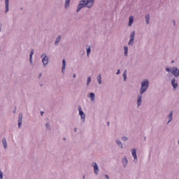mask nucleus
Returning a JSON list of instances; mask_svg holds the SVG:
<instances>
[{
  "label": "nucleus",
  "instance_id": "nucleus-8",
  "mask_svg": "<svg viewBox=\"0 0 179 179\" xmlns=\"http://www.w3.org/2000/svg\"><path fill=\"white\" fill-rule=\"evenodd\" d=\"M22 121H23V114L20 113L19 115V117H18V127H19V128H20V127H22Z\"/></svg>",
  "mask_w": 179,
  "mask_h": 179
},
{
  "label": "nucleus",
  "instance_id": "nucleus-21",
  "mask_svg": "<svg viewBox=\"0 0 179 179\" xmlns=\"http://www.w3.org/2000/svg\"><path fill=\"white\" fill-rule=\"evenodd\" d=\"M150 19V15L147 14L145 15V22H146L147 24H149Z\"/></svg>",
  "mask_w": 179,
  "mask_h": 179
},
{
  "label": "nucleus",
  "instance_id": "nucleus-35",
  "mask_svg": "<svg viewBox=\"0 0 179 179\" xmlns=\"http://www.w3.org/2000/svg\"><path fill=\"white\" fill-rule=\"evenodd\" d=\"M73 78H76V74H73Z\"/></svg>",
  "mask_w": 179,
  "mask_h": 179
},
{
  "label": "nucleus",
  "instance_id": "nucleus-26",
  "mask_svg": "<svg viewBox=\"0 0 179 179\" xmlns=\"http://www.w3.org/2000/svg\"><path fill=\"white\" fill-rule=\"evenodd\" d=\"M124 55H128V46L124 47Z\"/></svg>",
  "mask_w": 179,
  "mask_h": 179
},
{
  "label": "nucleus",
  "instance_id": "nucleus-24",
  "mask_svg": "<svg viewBox=\"0 0 179 179\" xmlns=\"http://www.w3.org/2000/svg\"><path fill=\"white\" fill-rule=\"evenodd\" d=\"M87 57H89V54H90V52H91V48H90V46H87Z\"/></svg>",
  "mask_w": 179,
  "mask_h": 179
},
{
  "label": "nucleus",
  "instance_id": "nucleus-29",
  "mask_svg": "<svg viewBox=\"0 0 179 179\" xmlns=\"http://www.w3.org/2000/svg\"><path fill=\"white\" fill-rule=\"evenodd\" d=\"M0 179H3V173L0 170Z\"/></svg>",
  "mask_w": 179,
  "mask_h": 179
},
{
  "label": "nucleus",
  "instance_id": "nucleus-22",
  "mask_svg": "<svg viewBox=\"0 0 179 179\" xmlns=\"http://www.w3.org/2000/svg\"><path fill=\"white\" fill-rule=\"evenodd\" d=\"M59 41H61V35H59L55 41V44H59Z\"/></svg>",
  "mask_w": 179,
  "mask_h": 179
},
{
  "label": "nucleus",
  "instance_id": "nucleus-16",
  "mask_svg": "<svg viewBox=\"0 0 179 179\" xmlns=\"http://www.w3.org/2000/svg\"><path fill=\"white\" fill-rule=\"evenodd\" d=\"M168 118L169 120L168 122V124H170V122H171V121H173V111L170 112V114H169Z\"/></svg>",
  "mask_w": 179,
  "mask_h": 179
},
{
  "label": "nucleus",
  "instance_id": "nucleus-12",
  "mask_svg": "<svg viewBox=\"0 0 179 179\" xmlns=\"http://www.w3.org/2000/svg\"><path fill=\"white\" fill-rule=\"evenodd\" d=\"M62 64H63V66H62V73H65V68L66 66V62L65 61V59H63Z\"/></svg>",
  "mask_w": 179,
  "mask_h": 179
},
{
  "label": "nucleus",
  "instance_id": "nucleus-7",
  "mask_svg": "<svg viewBox=\"0 0 179 179\" xmlns=\"http://www.w3.org/2000/svg\"><path fill=\"white\" fill-rule=\"evenodd\" d=\"M92 166L94 167L95 174H99V166H97V164L96 162H93Z\"/></svg>",
  "mask_w": 179,
  "mask_h": 179
},
{
  "label": "nucleus",
  "instance_id": "nucleus-18",
  "mask_svg": "<svg viewBox=\"0 0 179 179\" xmlns=\"http://www.w3.org/2000/svg\"><path fill=\"white\" fill-rule=\"evenodd\" d=\"M71 3V0H65V8L68 9L69 8V5Z\"/></svg>",
  "mask_w": 179,
  "mask_h": 179
},
{
  "label": "nucleus",
  "instance_id": "nucleus-41",
  "mask_svg": "<svg viewBox=\"0 0 179 179\" xmlns=\"http://www.w3.org/2000/svg\"><path fill=\"white\" fill-rule=\"evenodd\" d=\"M83 178L85 179V176H83Z\"/></svg>",
  "mask_w": 179,
  "mask_h": 179
},
{
  "label": "nucleus",
  "instance_id": "nucleus-25",
  "mask_svg": "<svg viewBox=\"0 0 179 179\" xmlns=\"http://www.w3.org/2000/svg\"><path fill=\"white\" fill-rule=\"evenodd\" d=\"M116 143H117V144L118 145V146H120V148H121L122 149V143H121L120 141V140H117L116 141Z\"/></svg>",
  "mask_w": 179,
  "mask_h": 179
},
{
  "label": "nucleus",
  "instance_id": "nucleus-17",
  "mask_svg": "<svg viewBox=\"0 0 179 179\" xmlns=\"http://www.w3.org/2000/svg\"><path fill=\"white\" fill-rule=\"evenodd\" d=\"M2 143H3L4 149H6L8 148V143L6 142V138H3L2 140Z\"/></svg>",
  "mask_w": 179,
  "mask_h": 179
},
{
  "label": "nucleus",
  "instance_id": "nucleus-23",
  "mask_svg": "<svg viewBox=\"0 0 179 179\" xmlns=\"http://www.w3.org/2000/svg\"><path fill=\"white\" fill-rule=\"evenodd\" d=\"M97 80H98V83L99 85H101V74L99 75V76L97 77Z\"/></svg>",
  "mask_w": 179,
  "mask_h": 179
},
{
  "label": "nucleus",
  "instance_id": "nucleus-32",
  "mask_svg": "<svg viewBox=\"0 0 179 179\" xmlns=\"http://www.w3.org/2000/svg\"><path fill=\"white\" fill-rule=\"evenodd\" d=\"M46 128H48V129L50 128V124H48V123L46 124Z\"/></svg>",
  "mask_w": 179,
  "mask_h": 179
},
{
  "label": "nucleus",
  "instance_id": "nucleus-39",
  "mask_svg": "<svg viewBox=\"0 0 179 179\" xmlns=\"http://www.w3.org/2000/svg\"><path fill=\"white\" fill-rule=\"evenodd\" d=\"M108 125H110V122H108Z\"/></svg>",
  "mask_w": 179,
  "mask_h": 179
},
{
  "label": "nucleus",
  "instance_id": "nucleus-15",
  "mask_svg": "<svg viewBox=\"0 0 179 179\" xmlns=\"http://www.w3.org/2000/svg\"><path fill=\"white\" fill-rule=\"evenodd\" d=\"M142 103V95H140L138 96V100H137V106L139 107Z\"/></svg>",
  "mask_w": 179,
  "mask_h": 179
},
{
  "label": "nucleus",
  "instance_id": "nucleus-34",
  "mask_svg": "<svg viewBox=\"0 0 179 179\" xmlns=\"http://www.w3.org/2000/svg\"><path fill=\"white\" fill-rule=\"evenodd\" d=\"M173 25L176 26V20H173Z\"/></svg>",
  "mask_w": 179,
  "mask_h": 179
},
{
  "label": "nucleus",
  "instance_id": "nucleus-40",
  "mask_svg": "<svg viewBox=\"0 0 179 179\" xmlns=\"http://www.w3.org/2000/svg\"><path fill=\"white\" fill-rule=\"evenodd\" d=\"M41 74L39 75V77H41Z\"/></svg>",
  "mask_w": 179,
  "mask_h": 179
},
{
  "label": "nucleus",
  "instance_id": "nucleus-5",
  "mask_svg": "<svg viewBox=\"0 0 179 179\" xmlns=\"http://www.w3.org/2000/svg\"><path fill=\"white\" fill-rule=\"evenodd\" d=\"M41 58H43L42 62H43L44 66H45V65H48V57H47V55L45 54H43L41 55Z\"/></svg>",
  "mask_w": 179,
  "mask_h": 179
},
{
  "label": "nucleus",
  "instance_id": "nucleus-3",
  "mask_svg": "<svg viewBox=\"0 0 179 179\" xmlns=\"http://www.w3.org/2000/svg\"><path fill=\"white\" fill-rule=\"evenodd\" d=\"M166 72H171V73L175 76L176 78H178L179 76V70L177 67H173L172 69L166 68Z\"/></svg>",
  "mask_w": 179,
  "mask_h": 179
},
{
  "label": "nucleus",
  "instance_id": "nucleus-19",
  "mask_svg": "<svg viewBox=\"0 0 179 179\" xmlns=\"http://www.w3.org/2000/svg\"><path fill=\"white\" fill-rule=\"evenodd\" d=\"M132 23H134V16L131 15L129 17V26H132Z\"/></svg>",
  "mask_w": 179,
  "mask_h": 179
},
{
  "label": "nucleus",
  "instance_id": "nucleus-4",
  "mask_svg": "<svg viewBox=\"0 0 179 179\" xmlns=\"http://www.w3.org/2000/svg\"><path fill=\"white\" fill-rule=\"evenodd\" d=\"M78 111H79V115H80L83 122H85L86 115H85V113L82 110V106H78Z\"/></svg>",
  "mask_w": 179,
  "mask_h": 179
},
{
  "label": "nucleus",
  "instance_id": "nucleus-37",
  "mask_svg": "<svg viewBox=\"0 0 179 179\" xmlns=\"http://www.w3.org/2000/svg\"><path fill=\"white\" fill-rule=\"evenodd\" d=\"M41 115L44 114V112H41Z\"/></svg>",
  "mask_w": 179,
  "mask_h": 179
},
{
  "label": "nucleus",
  "instance_id": "nucleus-10",
  "mask_svg": "<svg viewBox=\"0 0 179 179\" xmlns=\"http://www.w3.org/2000/svg\"><path fill=\"white\" fill-rule=\"evenodd\" d=\"M171 85H172L173 89L178 87V84L177 83H176V78H173L171 80Z\"/></svg>",
  "mask_w": 179,
  "mask_h": 179
},
{
  "label": "nucleus",
  "instance_id": "nucleus-27",
  "mask_svg": "<svg viewBox=\"0 0 179 179\" xmlns=\"http://www.w3.org/2000/svg\"><path fill=\"white\" fill-rule=\"evenodd\" d=\"M90 82H92V78L90 77H88L87 80V86H89V85H90Z\"/></svg>",
  "mask_w": 179,
  "mask_h": 179
},
{
  "label": "nucleus",
  "instance_id": "nucleus-11",
  "mask_svg": "<svg viewBox=\"0 0 179 179\" xmlns=\"http://www.w3.org/2000/svg\"><path fill=\"white\" fill-rule=\"evenodd\" d=\"M34 54V50L32 49L30 52V55H29V61L31 64H33V55Z\"/></svg>",
  "mask_w": 179,
  "mask_h": 179
},
{
  "label": "nucleus",
  "instance_id": "nucleus-14",
  "mask_svg": "<svg viewBox=\"0 0 179 179\" xmlns=\"http://www.w3.org/2000/svg\"><path fill=\"white\" fill-rule=\"evenodd\" d=\"M90 97L91 101H94V100H96V95L93 92H91L90 94Z\"/></svg>",
  "mask_w": 179,
  "mask_h": 179
},
{
  "label": "nucleus",
  "instance_id": "nucleus-36",
  "mask_svg": "<svg viewBox=\"0 0 179 179\" xmlns=\"http://www.w3.org/2000/svg\"><path fill=\"white\" fill-rule=\"evenodd\" d=\"M2 30V25H0V31Z\"/></svg>",
  "mask_w": 179,
  "mask_h": 179
},
{
  "label": "nucleus",
  "instance_id": "nucleus-6",
  "mask_svg": "<svg viewBox=\"0 0 179 179\" xmlns=\"http://www.w3.org/2000/svg\"><path fill=\"white\" fill-rule=\"evenodd\" d=\"M135 40V31H133L130 35V41L129 42V45H132Z\"/></svg>",
  "mask_w": 179,
  "mask_h": 179
},
{
  "label": "nucleus",
  "instance_id": "nucleus-1",
  "mask_svg": "<svg viewBox=\"0 0 179 179\" xmlns=\"http://www.w3.org/2000/svg\"><path fill=\"white\" fill-rule=\"evenodd\" d=\"M94 3V0H83L81 1L78 6L77 12H80V10L87 6V8H92Z\"/></svg>",
  "mask_w": 179,
  "mask_h": 179
},
{
  "label": "nucleus",
  "instance_id": "nucleus-2",
  "mask_svg": "<svg viewBox=\"0 0 179 179\" xmlns=\"http://www.w3.org/2000/svg\"><path fill=\"white\" fill-rule=\"evenodd\" d=\"M148 87H149V80H144L141 83V87L140 90V93L141 95L143 94V93H145V92H146V90H148Z\"/></svg>",
  "mask_w": 179,
  "mask_h": 179
},
{
  "label": "nucleus",
  "instance_id": "nucleus-31",
  "mask_svg": "<svg viewBox=\"0 0 179 179\" xmlns=\"http://www.w3.org/2000/svg\"><path fill=\"white\" fill-rule=\"evenodd\" d=\"M120 73H121V71L120 70H117L116 74L120 75Z\"/></svg>",
  "mask_w": 179,
  "mask_h": 179
},
{
  "label": "nucleus",
  "instance_id": "nucleus-20",
  "mask_svg": "<svg viewBox=\"0 0 179 179\" xmlns=\"http://www.w3.org/2000/svg\"><path fill=\"white\" fill-rule=\"evenodd\" d=\"M122 163H123L124 167H126L127 164H128V159H127V157H124L122 159Z\"/></svg>",
  "mask_w": 179,
  "mask_h": 179
},
{
  "label": "nucleus",
  "instance_id": "nucleus-38",
  "mask_svg": "<svg viewBox=\"0 0 179 179\" xmlns=\"http://www.w3.org/2000/svg\"><path fill=\"white\" fill-rule=\"evenodd\" d=\"M74 131H75V132H76V131H77V129H76V128H75V129H74Z\"/></svg>",
  "mask_w": 179,
  "mask_h": 179
},
{
  "label": "nucleus",
  "instance_id": "nucleus-13",
  "mask_svg": "<svg viewBox=\"0 0 179 179\" xmlns=\"http://www.w3.org/2000/svg\"><path fill=\"white\" fill-rule=\"evenodd\" d=\"M6 3V13H8L9 12V0H5Z\"/></svg>",
  "mask_w": 179,
  "mask_h": 179
},
{
  "label": "nucleus",
  "instance_id": "nucleus-33",
  "mask_svg": "<svg viewBox=\"0 0 179 179\" xmlns=\"http://www.w3.org/2000/svg\"><path fill=\"white\" fill-rule=\"evenodd\" d=\"M105 178H106V179H110V178L108 177V175H106V176H105Z\"/></svg>",
  "mask_w": 179,
  "mask_h": 179
},
{
  "label": "nucleus",
  "instance_id": "nucleus-28",
  "mask_svg": "<svg viewBox=\"0 0 179 179\" xmlns=\"http://www.w3.org/2000/svg\"><path fill=\"white\" fill-rule=\"evenodd\" d=\"M123 78H124V80L125 82V80H127V70H125L123 73Z\"/></svg>",
  "mask_w": 179,
  "mask_h": 179
},
{
  "label": "nucleus",
  "instance_id": "nucleus-9",
  "mask_svg": "<svg viewBox=\"0 0 179 179\" xmlns=\"http://www.w3.org/2000/svg\"><path fill=\"white\" fill-rule=\"evenodd\" d=\"M131 155L134 159V161L136 163L138 162V157L136 156V150L135 149L131 150Z\"/></svg>",
  "mask_w": 179,
  "mask_h": 179
},
{
  "label": "nucleus",
  "instance_id": "nucleus-30",
  "mask_svg": "<svg viewBox=\"0 0 179 179\" xmlns=\"http://www.w3.org/2000/svg\"><path fill=\"white\" fill-rule=\"evenodd\" d=\"M122 141H128V138H127V137H122Z\"/></svg>",
  "mask_w": 179,
  "mask_h": 179
}]
</instances>
